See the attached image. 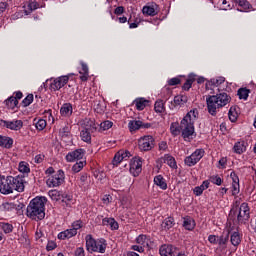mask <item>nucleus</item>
<instances>
[{
	"instance_id": "47",
	"label": "nucleus",
	"mask_w": 256,
	"mask_h": 256,
	"mask_svg": "<svg viewBox=\"0 0 256 256\" xmlns=\"http://www.w3.org/2000/svg\"><path fill=\"white\" fill-rule=\"evenodd\" d=\"M45 127H47V121H45L44 119H39L36 122V129L38 131H43V129H45Z\"/></svg>"
},
{
	"instance_id": "44",
	"label": "nucleus",
	"mask_w": 256,
	"mask_h": 256,
	"mask_svg": "<svg viewBox=\"0 0 256 256\" xmlns=\"http://www.w3.org/2000/svg\"><path fill=\"white\" fill-rule=\"evenodd\" d=\"M83 167H85V162L84 161H79L76 164L73 165L72 167V171L74 173H79V171H81V169H83Z\"/></svg>"
},
{
	"instance_id": "60",
	"label": "nucleus",
	"mask_w": 256,
	"mask_h": 256,
	"mask_svg": "<svg viewBox=\"0 0 256 256\" xmlns=\"http://www.w3.org/2000/svg\"><path fill=\"white\" fill-rule=\"evenodd\" d=\"M230 177L232 179V183H239V176L235 172H231Z\"/></svg>"
},
{
	"instance_id": "10",
	"label": "nucleus",
	"mask_w": 256,
	"mask_h": 256,
	"mask_svg": "<svg viewBox=\"0 0 256 256\" xmlns=\"http://www.w3.org/2000/svg\"><path fill=\"white\" fill-rule=\"evenodd\" d=\"M65 181V172L63 170H58L57 174L51 176L47 180L48 187H59Z\"/></svg>"
},
{
	"instance_id": "38",
	"label": "nucleus",
	"mask_w": 256,
	"mask_h": 256,
	"mask_svg": "<svg viewBox=\"0 0 256 256\" xmlns=\"http://www.w3.org/2000/svg\"><path fill=\"white\" fill-rule=\"evenodd\" d=\"M73 200V196L69 195V194H62L60 196V201H62V203L66 204V207H70L71 206V201Z\"/></svg>"
},
{
	"instance_id": "50",
	"label": "nucleus",
	"mask_w": 256,
	"mask_h": 256,
	"mask_svg": "<svg viewBox=\"0 0 256 256\" xmlns=\"http://www.w3.org/2000/svg\"><path fill=\"white\" fill-rule=\"evenodd\" d=\"M210 181L211 183H213L214 185H221V183H223V180L221 179V177H219L218 175H213L210 177Z\"/></svg>"
},
{
	"instance_id": "2",
	"label": "nucleus",
	"mask_w": 256,
	"mask_h": 256,
	"mask_svg": "<svg viewBox=\"0 0 256 256\" xmlns=\"http://www.w3.org/2000/svg\"><path fill=\"white\" fill-rule=\"evenodd\" d=\"M25 183L27 181H25L24 175H18L16 177L0 175V193L2 195H9L13 191L23 193L25 191Z\"/></svg>"
},
{
	"instance_id": "22",
	"label": "nucleus",
	"mask_w": 256,
	"mask_h": 256,
	"mask_svg": "<svg viewBox=\"0 0 256 256\" xmlns=\"http://www.w3.org/2000/svg\"><path fill=\"white\" fill-rule=\"evenodd\" d=\"M0 147H4L5 149H11V147H13L12 138L0 135Z\"/></svg>"
},
{
	"instance_id": "8",
	"label": "nucleus",
	"mask_w": 256,
	"mask_h": 256,
	"mask_svg": "<svg viewBox=\"0 0 256 256\" xmlns=\"http://www.w3.org/2000/svg\"><path fill=\"white\" fill-rule=\"evenodd\" d=\"M205 155V150L203 149H197L194 153H192L190 156H187L184 159L185 165L187 167H194V165H197L201 159H203V156Z\"/></svg>"
},
{
	"instance_id": "33",
	"label": "nucleus",
	"mask_w": 256,
	"mask_h": 256,
	"mask_svg": "<svg viewBox=\"0 0 256 256\" xmlns=\"http://www.w3.org/2000/svg\"><path fill=\"white\" fill-rule=\"evenodd\" d=\"M61 115H71L73 113V106L70 103L64 104L60 109Z\"/></svg>"
},
{
	"instance_id": "63",
	"label": "nucleus",
	"mask_w": 256,
	"mask_h": 256,
	"mask_svg": "<svg viewBox=\"0 0 256 256\" xmlns=\"http://www.w3.org/2000/svg\"><path fill=\"white\" fill-rule=\"evenodd\" d=\"M132 249H133V251H138V253H143V251H145L143 246H139V245H133Z\"/></svg>"
},
{
	"instance_id": "29",
	"label": "nucleus",
	"mask_w": 256,
	"mask_h": 256,
	"mask_svg": "<svg viewBox=\"0 0 256 256\" xmlns=\"http://www.w3.org/2000/svg\"><path fill=\"white\" fill-rule=\"evenodd\" d=\"M230 242L234 247H237L241 244V235L239 232H233L230 236Z\"/></svg>"
},
{
	"instance_id": "48",
	"label": "nucleus",
	"mask_w": 256,
	"mask_h": 256,
	"mask_svg": "<svg viewBox=\"0 0 256 256\" xmlns=\"http://www.w3.org/2000/svg\"><path fill=\"white\" fill-rule=\"evenodd\" d=\"M1 228L4 231V233H12L13 232V225L9 223H2Z\"/></svg>"
},
{
	"instance_id": "6",
	"label": "nucleus",
	"mask_w": 256,
	"mask_h": 256,
	"mask_svg": "<svg viewBox=\"0 0 256 256\" xmlns=\"http://www.w3.org/2000/svg\"><path fill=\"white\" fill-rule=\"evenodd\" d=\"M86 249L89 253H105V249H107V243H105L104 239L95 240L93 236H86Z\"/></svg>"
},
{
	"instance_id": "21",
	"label": "nucleus",
	"mask_w": 256,
	"mask_h": 256,
	"mask_svg": "<svg viewBox=\"0 0 256 256\" xmlns=\"http://www.w3.org/2000/svg\"><path fill=\"white\" fill-rule=\"evenodd\" d=\"M175 226V219L173 217H167L161 224V229L163 231H169Z\"/></svg>"
},
{
	"instance_id": "11",
	"label": "nucleus",
	"mask_w": 256,
	"mask_h": 256,
	"mask_svg": "<svg viewBox=\"0 0 256 256\" xmlns=\"http://www.w3.org/2000/svg\"><path fill=\"white\" fill-rule=\"evenodd\" d=\"M52 81L50 83V90L51 91H59V89H62V87H65L67 83H69V76H60L55 79H51Z\"/></svg>"
},
{
	"instance_id": "49",
	"label": "nucleus",
	"mask_w": 256,
	"mask_h": 256,
	"mask_svg": "<svg viewBox=\"0 0 256 256\" xmlns=\"http://www.w3.org/2000/svg\"><path fill=\"white\" fill-rule=\"evenodd\" d=\"M81 227H83V222L81 220H76L72 223V230H74L75 233H77Z\"/></svg>"
},
{
	"instance_id": "1",
	"label": "nucleus",
	"mask_w": 256,
	"mask_h": 256,
	"mask_svg": "<svg viewBox=\"0 0 256 256\" xmlns=\"http://www.w3.org/2000/svg\"><path fill=\"white\" fill-rule=\"evenodd\" d=\"M197 117H199V111L197 108L190 110L184 118L179 123H172L170 126V131L173 137H177L182 133V137L184 141L187 139H195L197 134L195 133V121H197Z\"/></svg>"
},
{
	"instance_id": "12",
	"label": "nucleus",
	"mask_w": 256,
	"mask_h": 256,
	"mask_svg": "<svg viewBox=\"0 0 256 256\" xmlns=\"http://www.w3.org/2000/svg\"><path fill=\"white\" fill-rule=\"evenodd\" d=\"M1 123L4 127H6V129H11V131H19L23 127L22 120H13V121L1 120Z\"/></svg>"
},
{
	"instance_id": "43",
	"label": "nucleus",
	"mask_w": 256,
	"mask_h": 256,
	"mask_svg": "<svg viewBox=\"0 0 256 256\" xmlns=\"http://www.w3.org/2000/svg\"><path fill=\"white\" fill-rule=\"evenodd\" d=\"M239 4L240 7H242V9H244L245 11H247V9H253V6L251 5V3H249V1L247 0H240L237 2Z\"/></svg>"
},
{
	"instance_id": "28",
	"label": "nucleus",
	"mask_w": 256,
	"mask_h": 256,
	"mask_svg": "<svg viewBox=\"0 0 256 256\" xmlns=\"http://www.w3.org/2000/svg\"><path fill=\"white\" fill-rule=\"evenodd\" d=\"M4 103L6 107H8V109H14L15 107H17V105H19V100H17L15 96H11L7 100H5Z\"/></svg>"
},
{
	"instance_id": "23",
	"label": "nucleus",
	"mask_w": 256,
	"mask_h": 256,
	"mask_svg": "<svg viewBox=\"0 0 256 256\" xmlns=\"http://www.w3.org/2000/svg\"><path fill=\"white\" fill-rule=\"evenodd\" d=\"M75 235H77V232H75V230H73V228H71V229H67L63 232H60L58 234V239H62V240L71 239V237H75Z\"/></svg>"
},
{
	"instance_id": "5",
	"label": "nucleus",
	"mask_w": 256,
	"mask_h": 256,
	"mask_svg": "<svg viewBox=\"0 0 256 256\" xmlns=\"http://www.w3.org/2000/svg\"><path fill=\"white\" fill-rule=\"evenodd\" d=\"M249 204L242 203L240 207L234 206L229 213V219L238 225H245L250 219Z\"/></svg>"
},
{
	"instance_id": "45",
	"label": "nucleus",
	"mask_w": 256,
	"mask_h": 256,
	"mask_svg": "<svg viewBox=\"0 0 256 256\" xmlns=\"http://www.w3.org/2000/svg\"><path fill=\"white\" fill-rule=\"evenodd\" d=\"M33 103V94H28L26 98L22 100L23 107H29Z\"/></svg>"
},
{
	"instance_id": "20",
	"label": "nucleus",
	"mask_w": 256,
	"mask_h": 256,
	"mask_svg": "<svg viewBox=\"0 0 256 256\" xmlns=\"http://www.w3.org/2000/svg\"><path fill=\"white\" fill-rule=\"evenodd\" d=\"M234 153L241 155L247 151V143L245 141L236 142L233 147Z\"/></svg>"
},
{
	"instance_id": "37",
	"label": "nucleus",
	"mask_w": 256,
	"mask_h": 256,
	"mask_svg": "<svg viewBox=\"0 0 256 256\" xmlns=\"http://www.w3.org/2000/svg\"><path fill=\"white\" fill-rule=\"evenodd\" d=\"M147 103H149V101L145 100L144 98H140L135 101V105L138 111H143V109L147 107Z\"/></svg>"
},
{
	"instance_id": "53",
	"label": "nucleus",
	"mask_w": 256,
	"mask_h": 256,
	"mask_svg": "<svg viewBox=\"0 0 256 256\" xmlns=\"http://www.w3.org/2000/svg\"><path fill=\"white\" fill-rule=\"evenodd\" d=\"M123 13H125V7L123 6H118L114 9V15H123Z\"/></svg>"
},
{
	"instance_id": "59",
	"label": "nucleus",
	"mask_w": 256,
	"mask_h": 256,
	"mask_svg": "<svg viewBox=\"0 0 256 256\" xmlns=\"http://www.w3.org/2000/svg\"><path fill=\"white\" fill-rule=\"evenodd\" d=\"M44 159H45V155L38 154L35 156L34 161L35 163H43Z\"/></svg>"
},
{
	"instance_id": "39",
	"label": "nucleus",
	"mask_w": 256,
	"mask_h": 256,
	"mask_svg": "<svg viewBox=\"0 0 256 256\" xmlns=\"http://www.w3.org/2000/svg\"><path fill=\"white\" fill-rule=\"evenodd\" d=\"M187 103V96H175L174 104L179 105L180 107Z\"/></svg>"
},
{
	"instance_id": "42",
	"label": "nucleus",
	"mask_w": 256,
	"mask_h": 256,
	"mask_svg": "<svg viewBox=\"0 0 256 256\" xmlns=\"http://www.w3.org/2000/svg\"><path fill=\"white\" fill-rule=\"evenodd\" d=\"M18 170L20 171V173H30L31 171V169L29 168V164H27L26 162H20Z\"/></svg>"
},
{
	"instance_id": "52",
	"label": "nucleus",
	"mask_w": 256,
	"mask_h": 256,
	"mask_svg": "<svg viewBox=\"0 0 256 256\" xmlns=\"http://www.w3.org/2000/svg\"><path fill=\"white\" fill-rule=\"evenodd\" d=\"M50 197H52V199H56V201H60L61 196L59 195V192H57V190H52L49 192Z\"/></svg>"
},
{
	"instance_id": "62",
	"label": "nucleus",
	"mask_w": 256,
	"mask_h": 256,
	"mask_svg": "<svg viewBox=\"0 0 256 256\" xmlns=\"http://www.w3.org/2000/svg\"><path fill=\"white\" fill-rule=\"evenodd\" d=\"M194 195H196V197H199V196L203 195V190L199 186L195 187L194 188Z\"/></svg>"
},
{
	"instance_id": "16",
	"label": "nucleus",
	"mask_w": 256,
	"mask_h": 256,
	"mask_svg": "<svg viewBox=\"0 0 256 256\" xmlns=\"http://www.w3.org/2000/svg\"><path fill=\"white\" fill-rule=\"evenodd\" d=\"M231 231L227 230L223 232L220 237H218V245L221 249H227V243H229V235Z\"/></svg>"
},
{
	"instance_id": "7",
	"label": "nucleus",
	"mask_w": 256,
	"mask_h": 256,
	"mask_svg": "<svg viewBox=\"0 0 256 256\" xmlns=\"http://www.w3.org/2000/svg\"><path fill=\"white\" fill-rule=\"evenodd\" d=\"M82 125L84 129L80 132V137L85 143H91V133L97 131V126L95 122L89 118H86Z\"/></svg>"
},
{
	"instance_id": "14",
	"label": "nucleus",
	"mask_w": 256,
	"mask_h": 256,
	"mask_svg": "<svg viewBox=\"0 0 256 256\" xmlns=\"http://www.w3.org/2000/svg\"><path fill=\"white\" fill-rule=\"evenodd\" d=\"M141 167V158H133V160L130 162V173H132L134 177H138L139 173H141Z\"/></svg>"
},
{
	"instance_id": "36",
	"label": "nucleus",
	"mask_w": 256,
	"mask_h": 256,
	"mask_svg": "<svg viewBox=\"0 0 256 256\" xmlns=\"http://www.w3.org/2000/svg\"><path fill=\"white\" fill-rule=\"evenodd\" d=\"M15 207V203L13 202H4L0 205V211H13Z\"/></svg>"
},
{
	"instance_id": "34",
	"label": "nucleus",
	"mask_w": 256,
	"mask_h": 256,
	"mask_svg": "<svg viewBox=\"0 0 256 256\" xmlns=\"http://www.w3.org/2000/svg\"><path fill=\"white\" fill-rule=\"evenodd\" d=\"M249 93H251V90L247 89V88H240L238 90V97L239 99H244V101H247V99H249Z\"/></svg>"
},
{
	"instance_id": "27",
	"label": "nucleus",
	"mask_w": 256,
	"mask_h": 256,
	"mask_svg": "<svg viewBox=\"0 0 256 256\" xmlns=\"http://www.w3.org/2000/svg\"><path fill=\"white\" fill-rule=\"evenodd\" d=\"M237 109H239V107L232 106V107H230V110L228 112L229 120L232 123H235V121H237V117H239V114L237 113Z\"/></svg>"
},
{
	"instance_id": "56",
	"label": "nucleus",
	"mask_w": 256,
	"mask_h": 256,
	"mask_svg": "<svg viewBox=\"0 0 256 256\" xmlns=\"http://www.w3.org/2000/svg\"><path fill=\"white\" fill-rule=\"evenodd\" d=\"M239 194V182L232 183V195Z\"/></svg>"
},
{
	"instance_id": "61",
	"label": "nucleus",
	"mask_w": 256,
	"mask_h": 256,
	"mask_svg": "<svg viewBox=\"0 0 256 256\" xmlns=\"http://www.w3.org/2000/svg\"><path fill=\"white\" fill-rule=\"evenodd\" d=\"M75 256H85V250L82 247L77 248L75 251Z\"/></svg>"
},
{
	"instance_id": "46",
	"label": "nucleus",
	"mask_w": 256,
	"mask_h": 256,
	"mask_svg": "<svg viewBox=\"0 0 256 256\" xmlns=\"http://www.w3.org/2000/svg\"><path fill=\"white\" fill-rule=\"evenodd\" d=\"M113 127V122L106 120L100 124V129L102 131H108V129H111Z\"/></svg>"
},
{
	"instance_id": "25",
	"label": "nucleus",
	"mask_w": 256,
	"mask_h": 256,
	"mask_svg": "<svg viewBox=\"0 0 256 256\" xmlns=\"http://www.w3.org/2000/svg\"><path fill=\"white\" fill-rule=\"evenodd\" d=\"M183 227L187 231H193L195 229V220L191 217H185L183 221Z\"/></svg>"
},
{
	"instance_id": "4",
	"label": "nucleus",
	"mask_w": 256,
	"mask_h": 256,
	"mask_svg": "<svg viewBox=\"0 0 256 256\" xmlns=\"http://www.w3.org/2000/svg\"><path fill=\"white\" fill-rule=\"evenodd\" d=\"M208 113L215 117L217 115V109H221L231 103V96L223 92L220 94L208 96L206 98Z\"/></svg>"
},
{
	"instance_id": "31",
	"label": "nucleus",
	"mask_w": 256,
	"mask_h": 256,
	"mask_svg": "<svg viewBox=\"0 0 256 256\" xmlns=\"http://www.w3.org/2000/svg\"><path fill=\"white\" fill-rule=\"evenodd\" d=\"M142 13L144 15H149L150 17H155V15H157V10H155L154 6H144Z\"/></svg>"
},
{
	"instance_id": "32",
	"label": "nucleus",
	"mask_w": 256,
	"mask_h": 256,
	"mask_svg": "<svg viewBox=\"0 0 256 256\" xmlns=\"http://www.w3.org/2000/svg\"><path fill=\"white\" fill-rule=\"evenodd\" d=\"M154 111L156 113H165V102L163 100H157L154 104Z\"/></svg>"
},
{
	"instance_id": "9",
	"label": "nucleus",
	"mask_w": 256,
	"mask_h": 256,
	"mask_svg": "<svg viewBox=\"0 0 256 256\" xmlns=\"http://www.w3.org/2000/svg\"><path fill=\"white\" fill-rule=\"evenodd\" d=\"M138 147L140 151H151L155 147V139L153 136H144L139 139Z\"/></svg>"
},
{
	"instance_id": "24",
	"label": "nucleus",
	"mask_w": 256,
	"mask_h": 256,
	"mask_svg": "<svg viewBox=\"0 0 256 256\" xmlns=\"http://www.w3.org/2000/svg\"><path fill=\"white\" fill-rule=\"evenodd\" d=\"M154 183L163 191L167 190V181H165V178H163L161 175L154 177Z\"/></svg>"
},
{
	"instance_id": "18",
	"label": "nucleus",
	"mask_w": 256,
	"mask_h": 256,
	"mask_svg": "<svg viewBox=\"0 0 256 256\" xmlns=\"http://www.w3.org/2000/svg\"><path fill=\"white\" fill-rule=\"evenodd\" d=\"M102 225L109 226L112 231L119 229V223L115 218H103Z\"/></svg>"
},
{
	"instance_id": "35",
	"label": "nucleus",
	"mask_w": 256,
	"mask_h": 256,
	"mask_svg": "<svg viewBox=\"0 0 256 256\" xmlns=\"http://www.w3.org/2000/svg\"><path fill=\"white\" fill-rule=\"evenodd\" d=\"M87 179H89V174L85 172L81 173L79 179L77 180V185L79 187H84V185H87Z\"/></svg>"
},
{
	"instance_id": "26",
	"label": "nucleus",
	"mask_w": 256,
	"mask_h": 256,
	"mask_svg": "<svg viewBox=\"0 0 256 256\" xmlns=\"http://www.w3.org/2000/svg\"><path fill=\"white\" fill-rule=\"evenodd\" d=\"M141 125H143V122L141 120H131L128 123L129 131L131 133H133V131H139V129H141Z\"/></svg>"
},
{
	"instance_id": "30",
	"label": "nucleus",
	"mask_w": 256,
	"mask_h": 256,
	"mask_svg": "<svg viewBox=\"0 0 256 256\" xmlns=\"http://www.w3.org/2000/svg\"><path fill=\"white\" fill-rule=\"evenodd\" d=\"M195 74H190L184 85L182 86V89L184 91H189L193 85V82L195 81Z\"/></svg>"
},
{
	"instance_id": "40",
	"label": "nucleus",
	"mask_w": 256,
	"mask_h": 256,
	"mask_svg": "<svg viewBox=\"0 0 256 256\" xmlns=\"http://www.w3.org/2000/svg\"><path fill=\"white\" fill-rule=\"evenodd\" d=\"M59 135H60V137H62V139L69 137V135H71V130H70L69 126H64L62 129H60Z\"/></svg>"
},
{
	"instance_id": "19",
	"label": "nucleus",
	"mask_w": 256,
	"mask_h": 256,
	"mask_svg": "<svg viewBox=\"0 0 256 256\" xmlns=\"http://www.w3.org/2000/svg\"><path fill=\"white\" fill-rule=\"evenodd\" d=\"M81 81H87L89 79V66L85 62H81V69L79 70Z\"/></svg>"
},
{
	"instance_id": "17",
	"label": "nucleus",
	"mask_w": 256,
	"mask_h": 256,
	"mask_svg": "<svg viewBox=\"0 0 256 256\" xmlns=\"http://www.w3.org/2000/svg\"><path fill=\"white\" fill-rule=\"evenodd\" d=\"M161 163H166L172 169H177V162L175 158L169 154H165L164 157L160 158Z\"/></svg>"
},
{
	"instance_id": "13",
	"label": "nucleus",
	"mask_w": 256,
	"mask_h": 256,
	"mask_svg": "<svg viewBox=\"0 0 256 256\" xmlns=\"http://www.w3.org/2000/svg\"><path fill=\"white\" fill-rule=\"evenodd\" d=\"M83 157H85V150L76 149L66 155V161L73 163V161H79V159H82Z\"/></svg>"
},
{
	"instance_id": "55",
	"label": "nucleus",
	"mask_w": 256,
	"mask_h": 256,
	"mask_svg": "<svg viewBox=\"0 0 256 256\" xmlns=\"http://www.w3.org/2000/svg\"><path fill=\"white\" fill-rule=\"evenodd\" d=\"M218 237L215 235H209L208 236V241L209 243H211L212 245H217V243H219V239H217Z\"/></svg>"
},
{
	"instance_id": "58",
	"label": "nucleus",
	"mask_w": 256,
	"mask_h": 256,
	"mask_svg": "<svg viewBox=\"0 0 256 256\" xmlns=\"http://www.w3.org/2000/svg\"><path fill=\"white\" fill-rule=\"evenodd\" d=\"M179 83H181V79L179 78H172L168 81V84L170 86H175V85H179Z\"/></svg>"
},
{
	"instance_id": "54",
	"label": "nucleus",
	"mask_w": 256,
	"mask_h": 256,
	"mask_svg": "<svg viewBox=\"0 0 256 256\" xmlns=\"http://www.w3.org/2000/svg\"><path fill=\"white\" fill-rule=\"evenodd\" d=\"M211 83H213L217 87L219 85H222V83H225V78L224 77H220L218 79H212Z\"/></svg>"
},
{
	"instance_id": "57",
	"label": "nucleus",
	"mask_w": 256,
	"mask_h": 256,
	"mask_svg": "<svg viewBox=\"0 0 256 256\" xmlns=\"http://www.w3.org/2000/svg\"><path fill=\"white\" fill-rule=\"evenodd\" d=\"M46 249L47 251H53V249H57V243H55L54 241L48 242Z\"/></svg>"
},
{
	"instance_id": "3",
	"label": "nucleus",
	"mask_w": 256,
	"mask_h": 256,
	"mask_svg": "<svg viewBox=\"0 0 256 256\" xmlns=\"http://www.w3.org/2000/svg\"><path fill=\"white\" fill-rule=\"evenodd\" d=\"M45 203H47L45 196H38L32 199L27 206V217L33 221H43V219H45Z\"/></svg>"
},
{
	"instance_id": "64",
	"label": "nucleus",
	"mask_w": 256,
	"mask_h": 256,
	"mask_svg": "<svg viewBox=\"0 0 256 256\" xmlns=\"http://www.w3.org/2000/svg\"><path fill=\"white\" fill-rule=\"evenodd\" d=\"M159 149H160V151H166V149H167V142H165V141L160 142L159 143Z\"/></svg>"
},
{
	"instance_id": "51",
	"label": "nucleus",
	"mask_w": 256,
	"mask_h": 256,
	"mask_svg": "<svg viewBox=\"0 0 256 256\" xmlns=\"http://www.w3.org/2000/svg\"><path fill=\"white\" fill-rule=\"evenodd\" d=\"M147 241V236L146 235H139L137 238H136V243H138V245H145Z\"/></svg>"
},
{
	"instance_id": "15",
	"label": "nucleus",
	"mask_w": 256,
	"mask_h": 256,
	"mask_svg": "<svg viewBox=\"0 0 256 256\" xmlns=\"http://www.w3.org/2000/svg\"><path fill=\"white\" fill-rule=\"evenodd\" d=\"M159 253L161 256H175L177 255V248L173 245L164 244L160 247Z\"/></svg>"
},
{
	"instance_id": "41",
	"label": "nucleus",
	"mask_w": 256,
	"mask_h": 256,
	"mask_svg": "<svg viewBox=\"0 0 256 256\" xmlns=\"http://www.w3.org/2000/svg\"><path fill=\"white\" fill-rule=\"evenodd\" d=\"M123 161V150L118 151L113 159V165H119Z\"/></svg>"
}]
</instances>
